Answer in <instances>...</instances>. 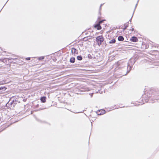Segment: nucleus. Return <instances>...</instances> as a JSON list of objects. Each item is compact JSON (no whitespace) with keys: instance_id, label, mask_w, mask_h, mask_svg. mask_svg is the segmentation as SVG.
<instances>
[{"instance_id":"1","label":"nucleus","mask_w":159,"mask_h":159,"mask_svg":"<svg viewBox=\"0 0 159 159\" xmlns=\"http://www.w3.org/2000/svg\"><path fill=\"white\" fill-rule=\"evenodd\" d=\"M96 40L98 45H100L102 44V42L104 40L103 37L102 36H98L96 38Z\"/></svg>"},{"instance_id":"2","label":"nucleus","mask_w":159,"mask_h":159,"mask_svg":"<svg viewBox=\"0 0 159 159\" xmlns=\"http://www.w3.org/2000/svg\"><path fill=\"white\" fill-rule=\"evenodd\" d=\"M103 21V20L100 21L98 24L95 25L94 27L97 28L98 30H101V27L100 25V24L102 23Z\"/></svg>"},{"instance_id":"3","label":"nucleus","mask_w":159,"mask_h":159,"mask_svg":"<svg viewBox=\"0 0 159 159\" xmlns=\"http://www.w3.org/2000/svg\"><path fill=\"white\" fill-rule=\"evenodd\" d=\"M130 41L133 42H136L138 41V39L136 37L133 36L130 39Z\"/></svg>"},{"instance_id":"4","label":"nucleus","mask_w":159,"mask_h":159,"mask_svg":"<svg viewBox=\"0 0 159 159\" xmlns=\"http://www.w3.org/2000/svg\"><path fill=\"white\" fill-rule=\"evenodd\" d=\"M118 39L119 41H122L124 40V38L122 36H119L118 38Z\"/></svg>"},{"instance_id":"5","label":"nucleus","mask_w":159,"mask_h":159,"mask_svg":"<svg viewBox=\"0 0 159 159\" xmlns=\"http://www.w3.org/2000/svg\"><path fill=\"white\" fill-rule=\"evenodd\" d=\"M46 97H43L41 98V101L43 102H44L46 101Z\"/></svg>"},{"instance_id":"6","label":"nucleus","mask_w":159,"mask_h":159,"mask_svg":"<svg viewBox=\"0 0 159 159\" xmlns=\"http://www.w3.org/2000/svg\"><path fill=\"white\" fill-rule=\"evenodd\" d=\"M75 59L74 57H71L70 60V61L71 63H74L75 62Z\"/></svg>"},{"instance_id":"7","label":"nucleus","mask_w":159,"mask_h":159,"mask_svg":"<svg viewBox=\"0 0 159 159\" xmlns=\"http://www.w3.org/2000/svg\"><path fill=\"white\" fill-rule=\"evenodd\" d=\"M7 88L5 87H0V91L1 92L5 91L6 89Z\"/></svg>"},{"instance_id":"8","label":"nucleus","mask_w":159,"mask_h":159,"mask_svg":"<svg viewBox=\"0 0 159 159\" xmlns=\"http://www.w3.org/2000/svg\"><path fill=\"white\" fill-rule=\"evenodd\" d=\"M77 50L74 48H72L71 49V52L72 53L75 54L76 53Z\"/></svg>"},{"instance_id":"9","label":"nucleus","mask_w":159,"mask_h":159,"mask_svg":"<svg viewBox=\"0 0 159 159\" xmlns=\"http://www.w3.org/2000/svg\"><path fill=\"white\" fill-rule=\"evenodd\" d=\"M116 42V40L114 39H112L109 42V43H115Z\"/></svg>"},{"instance_id":"10","label":"nucleus","mask_w":159,"mask_h":159,"mask_svg":"<svg viewBox=\"0 0 159 159\" xmlns=\"http://www.w3.org/2000/svg\"><path fill=\"white\" fill-rule=\"evenodd\" d=\"M77 59L78 60L81 61L82 59V57L81 56H77Z\"/></svg>"},{"instance_id":"11","label":"nucleus","mask_w":159,"mask_h":159,"mask_svg":"<svg viewBox=\"0 0 159 159\" xmlns=\"http://www.w3.org/2000/svg\"><path fill=\"white\" fill-rule=\"evenodd\" d=\"M10 104L11 105V107H9L11 108V107H12V105H13V103L12 102H8L6 104V106L7 107H8V105H9V104Z\"/></svg>"},{"instance_id":"12","label":"nucleus","mask_w":159,"mask_h":159,"mask_svg":"<svg viewBox=\"0 0 159 159\" xmlns=\"http://www.w3.org/2000/svg\"><path fill=\"white\" fill-rule=\"evenodd\" d=\"M105 113V111L104 110H102L101 111V112L99 114H98V115H102Z\"/></svg>"},{"instance_id":"13","label":"nucleus","mask_w":159,"mask_h":159,"mask_svg":"<svg viewBox=\"0 0 159 159\" xmlns=\"http://www.w3.org/2000/svg\"><path fill=\"white\" fill-rule=\"evenodd\" d=\"M44 59V57H39V59L40 60H42Z\"/></svg>"},{"instance_id":"14","label":"nucleus","mask_w":159,"mask_h":159,"mask_svg":"<svg viewBox=\"0 0 159 159\" xmlns=\"http://www.w3.org/2000/svg\"><path fill=\"white\" fill-rule=\"evenodd\" d=\"M131 67L130 66L129 69V70L128 71H127L125 75H126L127 73H128L129 72V71L131 70Z\"/></svg>"},{"instance_id":"15","label":"nucleus","mask_w":159,"mask_h":159,"mask_svg":"<svg viewBox=\"0 0 159 159\" xmlns=\"http://www.w3.org/2000/svg\"><path fill=\"white\" fill-rule=\"evenodd\" d=\"M103 4H101V5H100V10H101V7L102 6Z\"/></svg>"},{"instance_id":"16","label":"nucleus","mask_w":159,"mask_h":159,"mask_svg":"<svg viewBox=\"0 0 159 159\" xmlns=\"http://www.w3.org/2000/svg\"><path fill=\"white\" fill-rule=\"evenodd\" d=\"M30 57H27L26 58V59L27 60H30Z\"/></svg>"},{"instance_id":"17","label":"nucleus","mask_w":159,"mask_h":159,"mask_svg":"<svg viewBox=\"0 0 159 159\" xmlns=\"http://www.w3.org/2000/svg\"><path fill=\"white\" fill-rule=\"evenodd\" d=\"M127 25H126V26H125V28L124 29V30H125V29H126V28H127Z\"/></svg>"},{"instance_id":"18","label":"nucleus","mask_w":159,"mask_h":159,"mask_svg":"<svg viewBox=\"0 0 159 159\" xmlns=\"http://www.w3.org/2000/svg\"><path fill=\"white\" fill-rule=\"evenodd\" d=\"M88 57L89 58H90V57H91V55L90 54H89L88 55Z\"/></svg>"},{"instance_id":"19","label":"nucleus","mask_w":159,"mask_h":159,"mask_svg":"<svg viewBox=\"0 0 159 159\" xmlns=\"http://www.w3.org/2000/svg\"><path fill=\"white\" fill-rule=\"evenodd\" d=\"M134 30V28H132V29H131V30H132V31H133V30Z\"/></svg>"},{"instance_id":"20","label":"nucleus","mask_w":159,"mask_h":159,"mask_svg":"<svg viewBox=\"0 0 159 159\" xmlns=\"http://www.w3.org/2000/svg\"><path fill=\"white\" fill-rule=\"evenodd\" d=\"M127 64H128V66H129V64L128 63Z\"/></svg>"},{"instance_id":"21","label":"nucleus","mask_w":159,"mask_h":159,"mask_svg":"<svg viewBox=\"0 0 159 159\" xmlns=\"http://www.w3.org/2000/svg\"><path fill=\"white\" fill-rule=\"evenodd\" d=\"M148 101V100H145V102H147Z\"/></svg>"},{"instance_id":"22","label":"nucleus","mask_w":159,"mask_h":159,"mask_svg":"<svg viewBox=\"0 0 159 159\" xmlns=\"http://www.w3.org/2000/svg\"><path fill=\"white\" fill-rule=\"evenodd\" d=\"M137 4H136V6H135V8H136V6H137Z\"/></svg>"},{"instance_id":"23","label":"nucleus","mask_w":159,"mask_h":159,"mask_svg":"<svg viewBox=\"0 0 159 159\" xmlns=\"http://www.w3.org/2000/svg\"><path fill=\"white\" fill-rule=\"evenodd\" d=\"M132 18V17L131 18L130 20L129 21H131Z\"/></svg>"}]
</instances>
